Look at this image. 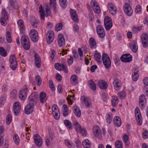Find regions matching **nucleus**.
I'll list each match as a JSON object with an SVG mask.
<instances>
[{"mask_svg":"<svg viewBox=\"0 0 148 148\" xmlns=\"http://www.w3.org/2000/svg\"><path fill=\"white\" fill-rule=\"evenodd\" d=\"M114 122L116 127H119L121 125V121L120 118L118 116H116L114 118Z\"/></svg>","mask_w":148,"mask_h":148,"instance_id":"c85d7f7f","label":"nucleus"},{"mask_svg":"<svg viewBox=\"0 0 148 148\" xmlns=\"http://www.w3.org/2000/svg\"><path fill=\"white\" fill-rule=\"evenodd\" d=\"M53 115L55 118L56 120H58L60 117V112L59 111H57V112H53Z\"/></svg>","mask_w":148,"mask_h":148,"instance_id":"bf43d9fd","label":"nucleus"},{"mask_svg":"<svg viewBox=\"0 0 148 148\" xmlns=\"http://www.w3.org/2000/svg\"><path fill=\"white\" fill-rule=\"evenodd\" d=\"M141 38L143 46L146 48L148 46V36L146 34H143L141 36Z\"/></svg>","mask_w":148,"mask_h":148,"instance_id":"4468645a","label":"nucleus"},{"mask_svg":"<svg viewBox=\"0 0 148 148\" xmlns=\"http://www.w3.org/2000/svg\"><path fill=\"white\" fill-rule=\"evenodd\" d=\"M23 48L26 50H28L30 48V43L29 41L27 42H24L23 43H21Z\"/></svg>","mask_w":148,"mask_h":148,"instance_id":"ea45409f","label":"nucleus"},{"mask_svg":"<svg viewBox=\"0 0 148 148\" xmlns=\"http://www.w3.org/2000/svg\"><path fill=\"white\" fill-rule=\"evenodd\" d=\"M29 39L27 36L24 35L22 36L21 38V43L24 42H27L28 41H29Z\"/></svg>","mask_w":148,"mask_h":148,"instance_id":"13d9d810","label":"nucleus"},{"mask_svg":"<svg viewBox=\"0 0 148 148\" xmlns=\"http://www.w3.org/2000/svg\"><path fill=\"white\" fill-rule=\"evenodd\" d=\"M102 60L105 68L107 69H109L111 66V62L110 59L107 54L104 53L103 54Z\"/></svg>","mask_w":148,"mask_h":148,"instance_id":"20e7f679","label":"nucleus"},{"mask_svg":"<svg viewBox=\"0 0 148 148\" xmlns=\"http://www.w3.org/2000/svg\"><path fill=\"white\" fill-rule=\"evenodd\" d=\"M0 55L4 57L7 55L6 50L2 47H0Z\"/></svg>","mask_w":148,"mask_h":148,"instance_id":"603ef678","label":"nucleus"},{"mask_svg":"<svg viewBox=\"0 0 148 148\" xmlns=\"http://www.w3.org/2000/svg\"><path fill=\"white\" fill-rule=\"evenodd\" d=\"M108 11L111 14L114 15L116 14V9L114 4L112 3H108Z\"/></svg>","mask_w":148,"mask_h":148,"instance_id":"6ab92c4d","label":"nucleus"},{"mask_svg":"<svg viewBox=\"0 0 148 148\" xmlns=\"http://www.w3.org/2000/svg\"><path fill=\"white\" fill-rule=\"evenodd\" d=\"M93 133L96 137L100 138L101 137V132L100 128L97 125L94 126L92 129Z\"/></svg>","mask_w":148,"mask_h":148,"instance_id":"dca6fc26","label":"nucleus"},{"mask_svg":"<svg viewBox=\"0 0 148 148\" xmlns=\"http://www.w3.org/2000/svg\"><path fill=\"white\" fill-rule=\"evenodd\" d=\"M70 13L73 21L75 22H77L78 21V19L75 11L74 10H71L70 11Z\"/></svg>","mask_w":148,"mask_h":148,"instance_id":"b1692460","label":"nucleus"},{"mask_svg":"<svg viewBox=\"0 0 148 148\" xmlns=\"http://www.w3.org/2000/svg\"><path fill=\"white\" fill-rule=\"evenodd\" d=\"M38 35L37 31L34 29H31L29 32L30 38H32L33 36Z\"/></svg>","mask_w":148,"mask_h":148,"instance_id":"8fccbe9b","label":"nucleus"},{"mask_svg":"<svg viewBox=\"0 0 148 148\" xmlns=\"http://www.w3.org/2000/svg\"><path fill=\"white\" fill-rule=\"evenodd\" d=\"M53 137L52 136H50V137H47L46 139L45 143L46 145L48 146L50 144L51 142L53 140Z\"/></svg>","mask_w":148,"mask_h":148,"instance_id":"5fc2aeb1","label":"nucleus"},{"mask_svg":"<svg viewBox=\"0 0 148 148\" xmlns=\"http://www.w3.org/2000/svg\"><path fill=\"white\" fill-rule=\"evenodd\" d=\"M65 143L66 146L69 148H74L75 146L69 140L66 139L65 140Z\"/></svg>","mask_w":148,"mask_h":148,"instance_id":"58836bf2","label":"nucleus"},{"mask_svg":"<svg viewBox=\"0 0 148 148\" xmlns=\"http://www.w3.org/2000/svg\"><path fill=\"white\" fill-rule=\"evenodd\" d=\"M34 106V105L28 103L25 108V113L27 115L31 113L33 111Z\"/></svg>","mask_w":148,"mask_h":148,"instance_id":"a211bd4d","label":"nucleus"},{"mask_svg":"<svg viewBox=\"0 0 148 148\" xmlns=\"http://www.w3.org/2000/svg\"><path fill=\"white\" fill-rule=\"evenodd\" d=\"M12 120V116L10 114H8L6 117V123L7 125H9Z\"/></svg>","mask_w":148,"mask_h":148,"instance_id":"680f3d73","label":"nucleus"},{"mask_svg":"<svg viewBox=\"0 0 148 148\" xmlns=\"http://www.w3.org/2000/svg\"><path fill=\"white\" fill-rule=\"evenodd\" d=\"M64 123L66 126L70 130L73 128V125L71 122L68 120L66 119L64 121Z\"/></svg>","mask_w":148,"mask_h":148,"instance_id":"c9c22d12","label":"nucleus"},{"mask_svg":"<svg viewBox=\"0 0 148 148\" xmlns=\"http://www.w3.org/2000/svg\"><path fill=\"white\" fill-rule=\"evenodd\" d=\"M88 83L90 88L92 90H95L96 89V86L94 82L92 79L88 81Z\"/></svg>","mask_w":148,"mask_h":148,"instance_id":"72a5a7b5","label":"nucleus"},{"mask_svg":"<svg viewBox=\"0 0 148 148\" xmlns=\"http://www.w3.org/2000/svg\"><path fill=\"white\" fill-rule=\"evenodd\" d=\"M35 80L36 84L38 86H40L42 83V80L40 77L38 75H37L35 77Z\"/></svg>","mask_w":148,"mask_h":148,"instance_id":"c03bdc74","label":"nucleus"},{"mask_svg":"<svg viewBox=\"0 0 148 148\" xmlns=\"http://www.w3.org/2000/svg\"><path fill=\"white\" fill-rule=\"evenodd\" d=\"M114 89L117 91L119 90L121 88V81L118 79H114L113 82Z\"/></svg>","mask_w":148,"mask_h":148,"instance_id":"2eb2a0df","label":"nucleus"},{"mask_svg":"<svg viewBox=\"0 0 148 148\" xmlns=\"http://www.w3.org/2000/svg\"><path fill=\"white\" fill-rule=\"evenodd\" d=\"M49 87L51 90L54 91L55 90V88L52 81L50 79L49 81Z\"/></svg>","mask_w":148,"mask_h":148,"instance_id":"6e6d98bb","label":"nucleus"},{"mask_svg":"<svg viewBox=\"0 0 148 148\" xmlns=\"http://www.w3.org/2000/svg\"><path fill=\"white\" fill-rule=\"evenodd\" d=\"M6 40L9 43H11L12 41V39L10 33L9 32H7L6 34Z\"/></svg>","mask_w":148,"mask_h":148,"instance_id":"a18cd8bd","label":"nucleus"},{"mask_svg":"<svg viewBox=\"0 0 148 148\" xmlns=\"http://www.w3.org/2000/svg\"><path fill=\"white\" fill-rule=\"evenodd\" d=\"M39 12L41 18L43 20L45 19V16L47 17L51 14L50 10L49 9L45 8V10L43 9L41 5L39 7Z\"/></svg>","mask_w":148,"mask_h":148,"instance_id":"7ed1b4c3","label":"nucleus"},{"mask_svg":"<svg viewBox=\"0 0 148 148\" xmlns=\"http://www.w3.org/2000/svg\"><path fill=\"white\" fill-rule=\"evenodd\" d=\"M112 115L107 114L106 116V121L107 123L110 124L112 121Z\"/></svg>","mask_w":148,"mask_h":148,"instance_id":"de8ad7c7","label":"nucleus"},{"mask_svg":"<svg viewBox=\"0 0 148 148\" xmlns=\"http://www.w3.org/2000/svg\"><path fill=\"white\" fill-rule=\"evenodd\" d=\"M58 45L60 47H62L65 45V40L63 35L60 34L58 36Z\"/></svg>","mask_w":148,"mask_h":148,"instance_id":"412c9836","label":"nucleus"},{"mask_svg":"<svg viewBox=\"0 0 148 148\" xmlns=\"http://www.w3.org/2000/svg\"><path fill=\"white\" fill-rule=\"evenodd\" d=\"M38 99V94L36 92H33L28 98L29 103L34 106L37 103Z\"/></svg>","mask_w":148,"mask_h":148,"instance_id":"f03ea898","label":"nucleus"},{"mask_svg":"<svg viewBox=\"0 0 148 148\" xmlns=\"http://www.w3.org/2000/svg\"><path fill=\"white\" fill-rule=\"evenodd\" d=\"M13 138L15 143L17 145H18L20 141L18 136L17 134H15L13 136Z\"/></svg>","mask_w":148,"mask_h":148,"instance_id":"3c124183","label":"nucleus"},{"mask_svg":"<svg viewBox=\"0 0 148 148\" xmlns=\"http://www.w3.org/2000/svg\"><path fill=\"white\" fill-rule=\"evenodd\" d=\"M146 102L145 96L144 95H141L139 97V102Z\"/></svg>","mask_w":148,"mask_h":148,"instance_id":"338daca9","label":"nucleus"},{"mask_svg":"<svg viewBox=\"0 0 148 148\" xmlns=\"http://www.w3.org/2000/svg\"><path fill=\"white\" fill-rule=\"evenodd\" d=\"M62 113L64 116H67L69 114L68 108L67 106L64 104L63 106Z\"/></svg>","mask_w":148,"mask_h":148,"instance_id":"473e14b6","label":"nucleus"},{"mask_svg":"<svg viewBox=\"0 0 148 148\" xmlns=\"http://www.w3.org/2000/svg\"><path fill=\"white\" fill-rule=\"evenodd\" d=\"M13 111L15 114L16 116L19 115L20 113L21 106L20 103L18 102H15L13 105Z\"/></svg>","mask_w":148,"mask_h":148,"instance_id":"6e6552de","label":"nucleus"},{"mask_svg":"<svg viewBox=\"0 0 148 148\" xmlns=\"http://www.w3.org/2000/svg\"><path fill=\"white\" fill-rule=\"evenodd\" d=\"M50 5L51 8L53 9L55 12H56V6L57 3L56 0H50Z\"/></svg>","mask_w":148,"mask_h":148,"instance_id":"2f4dec72","label":"nucleus"},{"mask_svg":"<svg viewBox=\"0 0 148 148\" xmlns=\"http://www.w3.org/2000/svg\"><path fill=\"white\" fill-rule=\"evenodd\" d=\"M73 109L74 113L77 116L79 117L81 116V111L78 106L76 105H74Z\"/></svg>","mask_w":148,"mask_h":148,"instance_id":"a878e982","label":"nucleus"},{"mask_svg":"<svg viewBox=\"0 0 148 148\" xmlns=\"http://www.w3.org/2000/svg\"><path fill=\"white\" fill-rule=\"evenodd\" d=\"M73 125L76 132L85 136L87 134L86 131L84 128H82L79 123L76 121H74L73 123Z\"/></svg>","mask_w":148,"mask_h":148,"instance_id":"f257e3e1","label":"nucleus"},{"mask_svg":"<svg viewBox=\"0 0 148 148\" xmlns=\"http://www.w3.org/2000/svg\"><path fill=\"white\" fill-rule=\"evenodd\" d=\"M94 58L95 60L99 62H100V59L101 58V56L99 53H95L94 55Z\"/></svg>","mask_w":148,"mask_h":148,"instance_id":"09e8293b","label":"nucleus"},{"mask_svg":"<svg viewBox=\"0 0 148 148\" xmlns=\"http://www.w3.org/2000/svg\"><path fill=\"white\" fill-rule=\"evenodd\" d=\"M98 85L100 88L102 89H106L108 87L107 84L103 80H100L98 82Z\"/></svg>","mask_w":148,"mask_h":148,"instance_id":"bb28decb","label":"nucleus"},{"mask_svg":"<svg viewBox=\"0 0 148 148\" xmlns=\"http://www.w3.org/2000/svg\"><path fill=\"white\" fill-rule=\"evenodd\" d=\"M54 38V33L52 31L50 30L47 32L46 35V40L47 43L51 44L53 42Z\"/></svg>","mask_w":148,"mask_h":148,"instance_id":"1a4fd4ad","label":"nucleus"},{"mask_svg":"<svg viewBox=\"0 0 148 148\" xmlns=\"http://www.w3.org/2000/svg\"><path fill=\"white\" fill-rule=\"evenodd\" d=\"M49 53L50 55V57L52 59V60H53L54 59L56 54V52L55 51L53 50H51L49 52Z\"/></svg>","mask_w":148,"mask_h":148,"instance_id":"774afa93","label":"nucleus"},{"mask_svg":"<svg viewBox=\"0 0 148 148\" xmlns=\"http://www.w3.org/2000/svg\"><path fill=\"white\" fill-rule=\"evenodd\" d=\"M133 72L132 74V78L134 81H136L138 79L139 75L138 74V68L135 67L133 69Z\"/></svg>","mask_w":148,"mask_h":148,"instance_id":"4be33fe9","label":"nucleus"},{"mask_svg":"<svg viewBox=\"0 0 148 148\" xmlns=\"http://www.w3.org/2000/svg\"><path fill=\"white\" fill-rule=\"evenodd\" d=\"M142 29L141 26H139L138 27H134L133 28L132 32L133 33H136L140 31Z\"/></svg>","mask_w":148,"mask_h":148,"instance_id":"0e129e2a","label":"nucleus"},{"mask_svg":"<svg viewBox=\"0 0 148 148\" xmlns=\"http://www.w3.org/2000/svg\"><path fill=\"white\" fill-rule=\"evenodd\" d=\"M135 114L138 124L139 125H141L142 123V120L139 109L138 107L135 108Z\"/></svg>","mask_w":148,"mask_h":148,"instance_id":"0eeeda50","label":"nucleus"},{"mask_svg":"<svg viewBox=\"0 0 148 148\" xmlns=\"http://www.w3.org/2000/svg\"><path fill=\"white\" fill-rule=\"evenodd\" d=\"M34 139L36 145L39 147H40L42 145V140L40 136L38 134H35Z\"/></svg>","mask_w":148,"mask_h":148,"instance_id":"ddd939ff","label":"nucleus"},{"mask_svg":"<svg viewBox=\"0 0 148 148\" xmlns=\"http://www.w3.org/2000/svg\"><path fill=\"white\" fill-rule=\"evenodd\" d=\"M39 21L34 17L30 18V23L32 26L34 28L36 27L38 25Z\"/></svg>","mask_w":148,"mask_h":148,"instance_id":"c756f323","label":"nucleus"},{"mask_svg":"<svg viewBox=\"0 0 148 148\" xmlns=\"http://www.w3.org/2000/svg\"><path fill=\"white\" fill-rule=\"evenodd\" d=\"M77 77L75 75H72L70 78L71 82L72 83H75L77 80Z\"/></svg>","mask_w":148,"mask_h":148,"instance_id":"69168bd1","label":"nucleus"},{"mask_svg":"<svg viewBox=\"0 0 148 148\" xmlns=\"http://www.w3.org/2000/svg\"><path fill=\"white\" fill-rule=\"evenodd\" d=\"M89 45L91 48L92 49L96 48V42L95 39L93 38H90L89 39Z\"/></svg>","mask_w":148,"mask_h":148,"instance_id":"7c9ffc66","label":"nucleus"},{"mask_svg":"<svg viewBox=\"0 0 148 148\" xmlns=\"http://www.w3.org/2000/svg\"><path fill=\"white\" fill-rule=\"evenodd\" d=\"M121 59L123 62H129L132 61V57L129 54H123L121 57Z\"/></svg>","mask_w":148,"mask_h":148,"instance_id":"f3484780","label":"nucleus"},{"mask_svg":"<svg viewBox=\"0 0 148 148\" xmlns=\"http://www.w3.org/2000/svg\"><path fill=\"white\" fill-rule=\"evenodd\" d=\"M97 31L99 36L101 38L104 37L105 33L103 27L101 25H98L97 27Z\"/></svg>","mask_w":148,"mask_h":148,"instance_id":"f8f14e48","label":"nucleus"},{"mask_svg":"<svg viewBox=\"0 0 148 148\" xmlns=\"http://www.w3.org/2000/svg\"><path fill=\"white\" fill-rule=\"evenodd\" d=\"M123 138L125 145L127 146H128L129 145L128 143L129 138L127 134H125L123 136Z\"/></svg>","mask_w":148,"mask_h":148,"instance_id":"79ce46f5","label":"nucleus"},{"mask_svg":"<svg viewBox=\"0 0 148 148\" xmlns=\"http://www.w3.org/2000/svg\"><path fill=\"white\" fill-rule=\"evenodd\" d=\"M112 98L111 100L112 105V106H114L118 104L119 100L117 97L114 96H112Z\"/></svg>","mask_w":148,"mask_h":148,"instance_id":"e433bc0d","label":"nucleus"},{"mask_svg":"<svg viewBox=\"0 0 148 148\" xmlns=\"http://www.w3.org/2000/svg\"><path fill=\"white\" fill-rule=\"evenodd\" d=\"M39 99L41 103H44L47 99L46 94L44 92H41L39 95Z\"/></svg>","mask_w":148,"mask_h":148,"instance_id":"5701e85b","label":"nucleus"},{"mask_svg":"<svg viewBox=\"0 0 148 148\" xmlns=\"http://www.w3.org/2000/svg\"><path fill=\"white\" fill-rule=\"evenodd\" d=\"M55 69L58 71H64L66 73L68 72L67 66L64 64H60L58 63H56L54 64Z\"/></svg>","mask_w":148,"mask_h":148,"instance_id":"9d476101","label":"nucleus"},{"mask_svg":"<svg viewBox=\"0 0 148 148\" xmlns=\"http://www.w3.org/2000/svg\"><path fill=\"white\" fill-rule=\"evenodd\" d=\"M34 61L36 66L37 68H40L41 66V59L39 55L36 53L34 54Z\"/></svg>","mask_w":148,"mask_h":148,"instance_id":"aec40b11","label":"nucleus"},{"mask_svg":"<svg viewBox=\"0 0 148 148\" xmlns=\"http://www.w3.org/2000/svg\"><path fill=\"white\" fill-rule=\"evenodd\" d=\"M116 148H122V143L120 140H118L115 143Z\"/></svg>","mask_w":148,"mask_h":148,"instance_id":"864d4df0","label":"nucleus"},{"mask_svg":"<svg viewBox=\"0 0 148 148\" xmlns=\"http://www.w3.org/2000/svg\"><path fill=\"white\" fill-rule=\"evenodd\" d=\"M118 96L120 99H124L126 96L125 91H123L119 92L118 93Z\"/></svg>","mask_w":148,"mask_h":148,"instance_id":"49530a36","label":"nucleus"},{"mask_svg":"<svg viewBox=\"0 0 148 148\" xmlns=\"http://www.w3.org/2000/svg\"><path fill=\"white\" fill-rule=\"evenodd\" d=\"M106 30L108 31L112 28V23H109L104 24Z\"/></svg>","mask_w":148,"mask_h":148,"instance_id":"4d7b16f0","label":"nucleus"},{"mask_svg":"<svg viewBox=\"0 0 148 148\" xmlns=\"http://www.w3.org/2000/svg\"><path fill=\"white\" fill-rule=\"evenodd\" d=\"M91 6L94 12L97 14L101 12V9L98 3L95 1H92L91 3Z\"/></svg>","mask_w":148,"mask_h":148,"instance_id":"9b49d317","label":"nucleus"},{"mask_svg":"<svg viewBox=\"0 0 148 148\" xmlns=\"http://www.w3.org/2000/svg\"><path fill=\"white\" fill-rule=\"evenodd\" d=\"M28 92V89L26 86H24L23 89L21 90L19 92L27 96V93Z\"/></svg>","mask_w":148,"mask_h":148,"instance_id":"37998d69","label":"nucleus"},{"mask_svg":"<svg viewBox=\"0 0 148 148\" xmlns=\"http://www.w3.org/2000/svg\"><path fill=\"white\" fill-rule=\"evenodd\" d=\"M82 145L84 148L91 147V143L90 141L87 139L83 140L82 143Z\"/></svg>","mask_w":148,"mask_h":148,"instance_id":"4c0bfd02","label":"nucleus"},{"mask_svg":"<svg viewBox=\"0 0 148 148\" xmlns=\"http://www.w3.org/2000/svg\"><path fill=\"white\" fill-rule=\"evenodd\" d=\"M62 28V25L61 23L57 24L55 27V30L56 31H58L61 30Z\"/></svg>","mask_w":148,"mask_h":148,"instance_id":"052dcab7","label":"nucleus"},{"mask_svg":"<svg viewBox=\"0 0 148 148\" xmlns=\"http://www.w3.org/2000/svg\"><path fill=\"white\" fill-rule=\"evenodd\" d=\"M123 9L125 13L127 16H131L132 15L133 11L130 4L125 3L123 5Z\"/></svg>","mask_w":148,"mask_h":148,"instance_id":"423d86ee","label":"nucleus"},{"mask_svg":"<svg viewBox=\"0 0 148 148\" xmlns=\"http://www.w3.org/2000/svg\"><path fill=\"white\" fill-rule=\"evenodd\" d=\"M131 49L134 53H136L138 49V46L137 42L135 41L132 42L130 45Z\"/></svg>","mask_w":148,"mask_h":148,"instance_id":"393cba45","label":"nucleus"},{"mask_svg":"<svg viewBox=\"0 0 148 148\" xmlns=\"http://www.w3.org/2000/svg\"><path fill=\"white\" fill-rule=\"evenodd\" d=\"M104 22V24L109 23H112L111 19L108 16H106L105 18Z\"/></svg>","mask_w":148,"mask_h":148,"instance_id":"e2e57ef3","label":"nucleus"},{"mask_svg":"<svg viewBox=\"0 0 148 148\" xmlns=\"http://www.w3.org/2000/svg\"><path fill=\"white\" fill-rule=\"evenodd\" d=\"M9 62L11 68L13 70H15L17 66V62L14 55H12L10 56Z\"/></svg>","mask_w":148,"mask_h":148,"instance_id":"39448f33","label":"nucleus"},{"mask_svg":"<svg viewBox=\"0 0 148 148\" xmlns=\"http://www.w3.org/2000/svg\"><path fill=\"white\" fill-rule=\"evenodd\" d=\"M84 103L87 107H90L91 106L90 100L89 98L84 97L83 99Z\"/></svg>","mask_w":148,"mask_h":148,"instance_id":"f704fd0d","label":"nucleus"},{"mask_svg":"<svg viewBox=\"0 0 148 148\" xmlns=\"http://www.w3.org/2000/svg\"><path fill=\"white\" fill-rule=\"evenodd\" d=\"M60 6L63 8H66L67 5L66 0H59Z\"/></svg>","mask_w":148,"mask_h":148,"instance_id":"a19ab883","label":"nucleus"},{"mask_svg":"<svg viewBox=\"0 0 148 148\" xmlns=\"http://www.w3.org/2000/svg\"><path fill=\"white\" fill-rule=\"evenodd\" d=\"M9 3L10 5L14 8L18 10L19 8V6L18 2L16 0H10Z\"/></svg>","mask_w":148,"mask_h":148,"instance_id":"cd10ccee","label":"nucleus"}]
</instances>
